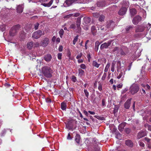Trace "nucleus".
<instances>
[{"label":"nucleus","instance_id":"37","mask_svg":"<svg viewBox=\"0 0 151 151\" xmlns=\"http://www.w3.org/2000/svg\"><path fill=\"white\" fill-rule=\"evenodd\" d=\"M105 19V16L102 15H100L99 17V20L100 21L102 22Z\"/></svg>","mask_w":151,"mask_h":151},{"label":"nucleus","instance_id":"31","mask_svg":"<svg viewBox=\"0 0 151 151\" xmlns=\"http://www.w3.org/2000/svg\"><path fill=\"white\" fill-rule=\"evenodd\" d=\"M100 45V43L99 42L97 41L95 43V50L96 51H97V50H98V48H99V46Z\"/></svg>","mask_w":151,"mask_h":151},{"label":"nucleus","instance_id":"28","mask_svg":"<svg viewBox=\"0 0 151 151\" xmlns=\"http://www.w3.org/2000/svg\"><path fill=\"white\" fill-rule=\"evenodd\" d=\"M27 48L29 49L32 48L33 46V42H30L27 43Z\"/></svg>","mask_w":151,"mask_h":151},{"label":"nucleus","instance_id":"2","mask_svg":"<svg viewBox=\"0 0 151 151\" xmlns=\"http://www.w3.org/2000/svg\"><path fill=\"white\" fill-rule=\"evenodd\" d=\"M42 73L47 78H50L51 77V73L52 70L50 67L45 66L42 68Z\"/></svg>","mask_w":151,"mask_h":151},{"label":"nucleus","instance_id":"45","mask_svg":"<svg viewBox=\"0 0 151 151\" xmlns=\"http://www.w3.org/2000/svg\"><path fill=\"white\" fill-rule=\"evenodd\" d=\"M94 117H95L97 119H99L100 120H103V119H104L103 117L99 116L97 115H95L94 116Z\"/></svg>","mask_w":151,"mask_h":151},{"label":"nucleus","instance_id":"48","mask_svg":"<svg viewBox=\"0 0 151 151\" xmlns=\"http://www.w3.org/2000/svg\"><path fill=\"white\" fill-rule=\"evenodd\" d=\"M39 25V24L38 22H37L35 24V30L37 29H38Z\"/></svg>","mask_w":151,"mask_h":151},{"label":"nucleus","instance_id":"18","mask_svg":"<svg viewBox=\"0 0 151 151\" xmlns=\"http://www.w3.org/2000/svg\"><path fill=\"white\" fill-rule=\"evenodd\" d=\"M126 124L125 123H122L119 126L118 129L121 132L122 131L124 127H125Z\"/></svg>","mask_w":151,"mask_h":151},{"label":"nucleus","instance_id":"34","mask_svg":"<svg viewBox=\"0 0 151 151\" xmlns=\"http://www.w3.org/2000/svg\"><path fill=\"white\" fill-rule=\"evenodd\" d=\"M141 86L145 89H149L150 88V86L148 84L145 85V84H141Z\"/></svg>","mask_w":151,"mask_h":151},{"label":"nucleus","instance_id":"17","mask_svg":"<svg viewBox=\"0 0 151 151\" xmlns=\"http://www.w3.org/2000/svg\"><path fill=\"white\" fill-rule=\"evenodd\" d=\"M145 29L144 27L139 26L137 27L135 31L136 32H142Z\"/></svg>","mask_w":151,"mask_h":151},{"label":"nucleus","instance_id":"9","mask_svg":"<svg viewBox=\"0 0 151 151\" xmlns=\"http://www.w3.org/2000/svg\"><path fill=\"white\" fill-rule=\"evenodd\" d=\"M127 10V7H122L119 11L118 14L119 15H123L126 13Z\"/></svg>","mask_w":151,"mask_h":151},{"label":"nucleus","instance_id":"24","mask_svg":"<svg viewBox=\"0 0 151 151\" xmlns=\"http://www.w3.org/2000/svg\"><path fill=\"white\" fill-rule=\"evenodd\" d=\"M91 31L93 35H96V33L97 32V30L96 28V27L94 26H93L91 28Z\"/></svg>","mask_w":151,"mask_h":151},{"label":"nucleus","instance_id":"23","mask_svg":"<svg viewBox=\"0 0 151 151\" xmlns=\"http://www.w3.org/2000/svg\"><path fill=\"white\" fill-rule=\"evenodd\" d=\"M100 64L98 63L97 61L96 60H94L93 61L92 63V65L93 66L96 67V68H98Z\"/></svg>","mask_w":151,"mask_h":151},{"label":"nucleus","instance_id":"47","mask_svg":"<svg viewBox=\"0 0 151 151\" xmlns=\"http://www.w3.org/2000/svg\"><path fill=\"white\" fill-rule=\"evenodd\" d=\"M31 26L30 25L27 26L25 27V30L27 31H29L31 29Z\"/></svg>","mask_w":151,"mask_h":151},{"label":"nucleus","instance_id":"42","mask_svg":"<svg viewBox=\"0 0 151 151\" xmlns=\"http://www.w3.org/2000/svg\"><path fill=\"white\" fill-rule=\"evenodd\" d=\"M84 92L86 96L87 97V98H88L89 96V93L87 91V90L86 89H85L84 90Z\"/></svg>","mask_w":151,"mask_h":151},{"label":"nucleus","instance_id":"25","mask_svg":"<svg viewBox=\"0 0 151 151\" xmlns=\"http://www.w3.org/2000/svg\"><path fill=\"white\" fill-rule=\"evenodd\" d=\"M61 109L63 110H65L66 109L67 106L66 104L64 102H63L61 103Z\"/></svg>","mask_w":151,"mask_h":151},{"label":"nucleus","instance_id":"46","mask_svg":"<svg viewBox=\"0 0 151 151\" xmlns=\"http://www.w3.org/2000/svg\"><path fill=\"white\" fill-rule=\"evenodd\" d=\"M106 27L105 26H102L99 29H100L101 30L105 31L107 29H106Z\"/></svg>","mask_w":151,"mask_h":151},{"label":"nucleus","instance_id":"54","mask_svg":"<svg viewBox=\"0 0 151 151\" xmlns=\"http://www.w3.org/2000/svg\"><path fill=\"white\" fill-rule=\"evenodd\" d=\"M63 47L62 45H60L58 48V50L59 52H62L63 51Z\"/></svg>","mask_w":151,"mask_h":151},{"label":"nucleus","instance_id":"41","mask_svg":"<svg viewBox=\"0 0 151 151\" xmlns=\"http://www.w3.org/2000/svg\"><path fill=\"white\" fill-rule=\"evenodd\" d=\"M116 137L117 139H120L121 138V135L120 133H118L116 134Z\"/></svg>","mask_w":151,"mask_h":151},{"label":"nucleus","instance_id":"16","mask_svg":"<svg viewBox=\"0 0 151 151\" xmlns=\"http://www.w3.org/2000/svg\"><path fill=\"white\" fill-rule=\"evenodd\" d=\"M52 58L51 55L49 54L45 55L44 57V60L47 62L50 61L51 60Z\"/></svg>","mask_w":151,"mask_h":151},{"label":"nucleus","instance_id":"62","mask_svg":"<svg viewBox=\"0 0 151 151\" xmlns=\"http://www.w3.org/2000/svg\"><path fill=\"white\" fill-rule=\"evenodd\" d=\"M89 42V40H87L86 42H85V49H87V44H88V42Z\"/></svg>","mask_w":151,"mask_h":151},{"label":"nucleus","instance_id":"43","mask_svg":"<svg viewBox=\"0 0 151 151\" xmlns=\"http://www.w3.org/2000/svg\"><path fill=\"white\" fill-rule=\"evenodd\" d=\"M73 15V14H69L68 15L64 16L63 17V18L64 19H68L70 17H71Z\"/></svg>","mask_w":151,"mask_h":151},{"label":"nucleus","instance_id":"14","mask_svg":"<svg viewBox=\"0 0 151 151\" xmlns=\"http://www.w3.org/2000/svg\"><path fill=\"white\" fill-rule=\"evenodd\" d=\"M24 8V6L22 5H19L17 6V12L19 13H21L22 12Z\"/></svg>","mask_w":151,"mask_h":151},{"label":"nucleus","instance_id":"10","mask_svg":"<svg viewBox=\"0 0 151 151\" xmlns=\"http://www.w3.org/2000/svg\"><path fill=\"white\" fill-rule=\"evenodd\" d=\"M127 70V69L124 68L122 70L120 73L117 76V78L118 79H120L122 77V78L124 77V75L125 74V72Z\"/></svg>","mask_w":151,"mask_h":151},{"label":"nucleus","instance_id":"60","mask_svg":"<svg viewBox=\"0 0 151 151\" xmlns=\"http://www.w3.org/2000/svg\"><path fill=\"white\" fill-rule=\"evenodd\" d=\"M72 139L70 133H68L67 137V139L68 140L71 139Z\"/></svg>","mask_w":151,"mask_h":151},{"label":"nucleus","instance_id":"29","mask_svg":"<svg viewBox=\"0 0 151 151\" xmlns=\"http://www.w3.org/2000/svg\"><path fill=\"white\" fill-rule=\"evenodd\" d=\"M80 137L79 135L77 134L75 137V140L78 144H79L80 142Z\"/></svg>","mask_w":151,"mask_h":151},{"label":"nucleus","instance_id":"20","mask_svg":"<svg viewBox=\"0 0 151 151\" xmlns=\"http://www.w3.org/2000/svg\"><path fill=\"white\" fill-rule=\"evenodd\" d=\"M83 19L84 23L88 24L90 22L91 19L89 17H86L84 18Z\"/></svg>","mask_w":151,"mask_h":151},{"label":"nucleus","instance_id":"39","mask_svg":"<svg viewBox=\"0 0 151 151\" xmlns=\"http://www.w3.org/2000/svg\"><path fill=\"white\" fill-rule=\"evenodd\" d=\"M0 29L2 32L4 31L5 29V25L3 24L1 25L0 27Z\"/></svg>","mask_w":151,"mask_h":151},{"label":"nucleus","instance_id":"11","mask_svg":"<svg viewBox=\"0 0 151 151\" xmlns=\"http://www.w3.org/2000/svg\"><path fill=\"white\" fill-rule=\"evenodd\" d=\"M111 42L109 41L107 42H105L102 44L100 48L101 49H104V48H107L111 44Z\"/></svg>","mask_w":151,"mask_h":151},{"label":"nucleus","instance_id":"15","mask_svg":"<svg viewBox=\"0 0 151 151\" xmlns=\"http://www.w3.org/2000/svg\"><path fill=\"white\" fill-rule=\"evenodd\" d=\"M131 102V99H128L125 102L124 106V107L126 109H128L129 107Z\"/></svg>","mask_w":151,"mask_h":151},{"label":"nucleus","instance_id":"1","mask_svg":"<svg viewBox=\"0 0 151 151\" xmlns=\"http://www.w3.org/2000/svg\"><path fill=\"white\" fill-rule=\"evenodd\" d=\"M81 17H78L76 22V25L74 23L72 24L70 26V28L75 29L76 28V32L78 33H80L81 32V28L80 27L81 24Z\"/></svg>","mask_w":151,"mask_h":151},{"label":"nucleus","instance_id":"4","mask_svg":"<svg viewBox=\"0 0 151 151\" xmlns=\"http://www.w3.org/2000/svg\"><path fill=\"white\" fill-rule=\"evenodd\" d=\"M20 28V25H17L13 27L10 29L9 33L11 36H14L15 35L17 30H18Z\"/></svg>","mask_w":151,"mask_h":151},{"label":"nucleus","instance_id":"64","mask_svg":"<svg viewBox=\"0 0 151 151\" xmlns=\"http://www.w3.org/2000/svg\"><path fill=\"white\" fill-rule=\"evenodd\" d=\"M147 127L148 128V129L149 130L151 131V125H148Z\"/></svg>","mask_w":151,"mask_h":151},{"label":"nucleus","instance_id":"61","mask_svg":"<svg viewBox=\"0 0 151 151\" xmlns=\"http://www.w3.org/2000/svg\"><path fill=\"white\" fill-rule=\"evenodd\" d=\"M60 39L59 38H58L56 39V42L57 43H59L60 42Z\"/></svg>","mask_w":151,"mask_h":151},{"label":"nucleus","instance_id":"27","mask_svg":"<svg viewBox=\"0 0 151 151\" xmlns=\"http://www.w3.org/2000/svg\"><path fill=\"white\" fill-rule=\"evenodd\" d=\"M105 5V2L104 1H101L97 3V6L99 7L103 6Z\"/></svg>","mask_w":151,"mask_h":151},{"label":"nucleus","instance_id":"6","mask_svg":"<svg viewBox=\"0 0 151 151\" xmlns=\"http://www.w3.org/2000/svg\"><path fill=\"white\" fill-rule=\"evenodd\" d=\"M49 42V39L48 38L45 37L41 41L40 44L43 47H45L48 45Z\"/></svg>","mask_w":151,"mask_h":151},{"label":"nucleus","instance_id":"44","mask_svg":"<svg viewBox=\"0 0 151 151\" xmlns=\"http://www.w3.org/2000/svg\"><path fill=\"white\" fill-rule=\"evenodd\" d=\"M106 73H104L103 74V75L101 78V80L102 81H104L105 80L106 77Z\"/></svg>","mask_w":151,"mask_h":151},{"label":"nucleus","instance_id":"35","mask_svg":"<svg viewBox=\"0 0 151 151\" xmlns=\"http://www.w3.org/2000/svg\"><path fill=\"white\" fill-rule=\"evenodd\" d=\"M110 64L109 63H108L105 67L104 69V72H107L108 71V69L110 67Z\"/></svg>","mask_w":151,"mask_h":151},{"label":"nucleus","instance_id":"32","mask_svg":"<svg viewBox=\"0 0 151 151\" xmlns=\"http://www.w3.org/2000/svg\"><path fill=\"white\" fill-rule=\"evenodd\" d=\"M84 74V71L82 69L79 68L78 69V74L81 76L83 75Z\"/></svg>","mask_w":151,"mask_h":151},{"label":"nucleus","instance_id":"8","mask_svg":"<svg viewBox=\"0 0 151 151\" xmlns=\"http://www.w3.org/2000/svg\"><path fill=\"white\" fill-rule=\"evenodd\" d=\"M42 35V32L40 30H39L33 33L32 37L34 38L37 39L39 38Z\"/></svg>","mask_w":151,"mask_h":151},{"label":"nucleus","instance_id":"56","mask_svg":"<svg viewBox=\"0 0 151 151\" xmlns=\"http://www.w3.org/2000/svg\"><path fill=\"white\" fill-rule=\"evenodd\" d=\"M98 142V140L96 138H93V142L95 143H96Z\"/></svg>","mask_w":151,"mask_h":151},{"label":"nucleus","instance_id":"12","mask_svg":"<svg viewBox=\"0 0 151 151\" xmlns=\"http://www.w3.org/2000/svg\"><path fill=\"white\" fill-rule=\"evenodd\" d=\"M78 0H66L65 3L67 5V6H69L73 3H76Z\"/></svg>","mask_w":151,"mask_h":151},{"label":"nucleus","instance_id":"52","mask_svg":"<svg viewBox=\"0 0 151 151\" xmlns=\"http://www.w3.org/2000/svg\"><path fill=\"white\" fill-rule=\"evenodd\" d=\"M62 54L61 53H59L58 54V59L60 60L61 59Z\"/></svg>","mask_w":151,"mask_h":151},{"label":"nucleus","instance_id":"58","mask_svg":"<svg viewBox=\"0 0 151 151\" xmlns=\"http://www.w3.org/2000/svg\"><path fill=\"white\" fill-rule=\"evenodd\" d=\"M83 113L86 116H88V112L86 110H84L83 111Z\"/></svg>","mask_w":151,"mask_h":151},{"label":"nucleus","instance_id":"5","mask_svg":"<svg viewBox=\"0 0 151 151\" xmlns=\"http://www.w3.org/2000/svg\"><path fill=\"white\" fill-rule=\"evenodd\" d=\"M115 23L113 21L111 20L107 22L106 28L109 30H112L115 26Z\"/></svg>","mask_w":151,"mask_h":151},{"label":"nucleus","instance_id":"40","mask_svg":"<svg viewBox=\"0 0 151 151\" xmlns=\"http://www.w3.org/2000/svg\"><path fill=\"white\" fill-rule=\"evenodd\" d=\"M144 140L146 141L148 144H150L151 143V139L146 137L144 138Z\"/></svg>","mask_w":151,"mask_h":151},{"label":"nucleus","instance_id":"19","mask_svg":"<svg viewBox=\"0 0 151 151\" xmlns=\"http://www.w3.org/2000/svg\"><path fill=\"white\" fill-rule=\"evenodd\" d=\"M126 145L130 147H132L133 146V143L132 141L130 140H127L125 141Z\"/></svg>","mask_w":151,"mask_h":151},{"label":"nucleus","instance_id":"38","mask_svg":"<svg viewBox=\"0 0 151 151\" xmlns=\"http://www.w3.org/2000/svg\"><path fill=\"white\" fill-rule=\"evenodd\" d=\"M78 36L77 35L74 37V38L73 41V44L74 45H75L76 44V42L78 40Z\"/></svg>","mask_w":151,"mask_h":151},{"label":"nucleus","instance_id":"50","mask_svg":"<svg viewBox=\"0 0 151 151\" xmlns=\"http://www.w3.org/2000/svg\"><path fill=\"white\" fill-rule=\"evenodd\" d=\"M80 67L82 68V69H85L86 67V66L84 64H81L80 66Z\"/></svg>","mask_w":151,"mask_h":151},{"label":"nucleus","instance_id":"21","mask_svg":"<svg viewBox=\"0 0 151 151\" xmlns=\"http://www.w3.org/2000/svg\"><path fill=\"white\" fill-rule=\"evenodd\" d=\"M130 13L132 16H133L136 14L137 11L134 8L131 9H130Z\"/></svg>","mask_w":151,"mask_h":151},{"label":"nucleus","instance_id":"59","mask_svg":"<svg viewBox=\"0 0 151 151\" xmlns=\"http://www.w3.org/2000/svg\"><path fill=\"white\" fill-rule=\"evenodd\" d=\"M119 50V48L118 47H115L113 50V51L114 52H115L116 51H117Z\"/></svg>","mask_w":151,"mask_h":151},{"label":"nucleus","instance_id":"22","mask_svg":"<svg viewBox=\"0 0 151 151\" xmlns=\"http://www.w3.org/2000/svg\"><path fill=\"white\" fill-rule=\"evenodd\" d=\"M53 2V0H51L49 2V3L47 4L43 3L41 4L43 5V6H47L48 7H49L51 6V5L52 4Z\"/></svg>","mask_w":151,"mask_h":151},{"label":"nucleus","instance_id":"55","mask_svg":"<svg viewBox=\"0 0 151 151\" xmlns=\"http://www.w3.org/2000/svg\"><path fill=\"white\" fill-rule=\"evenodd\" d=\"M82 55V53H80L79 54H78L76 57V58L77 59H78L80 58L81 57Z\"/></svg>","mask_w":151,"mask_h":151},{"label":"nucleus","instance_id":"30","mask_svg":"<svg viewBox=\"0 0 151 151\" xmlns=\"http://www.w3.org/2000/svg\"><path fill=\"white\" fill-rule=\"evenodd\" d=\"M127 52L126 51L124 52L122 49H119L118 51V52L122 55H125Z\"/></svg>","mask_w":151,"mask_h":151},{"label":"nucleus","instance_id":"53","mask_svg":"<svg viewBox=\"0 0 151 151\" xmlns=\"http://www.w3.org/2000/svg\"><path fill=\"white\" fill-rule=\"evenodd\" d=\"M93 16L95 17H97L99 16V14L98 13H96L93 14Z\"/></svg>","mask_w":151,"mask_h":151},{"label":"nucleus","instance_id":"51","mask_svg":"<svg viewBox=\"0 0 151 151\" xmlns=\"http://www.w3.org/2000/svg\"><path fill=\"white\" fill-rule=\"evenodd\" d=\"M139 145L142 147H144L145 146V144L143 142L139 141Z\"/></svg>","mask_w":151,"mask_h":151},{"label":"nucleus","instance_id":"57","mask_svg":"<svg viewBox=\"0 0 151 151\" xmlns=\"http://www.w3.org/2000/svg\"><path fill=\"white\" fill-rule=\"evenodd\" d=\"M87 57V58L88 59V62H89L90 61V59H91V58L90 54H88Z\"/></svg>","mask_w":151,"mask_h":151},{"label":"nucleus","instance_id":"33","mask_svg":"<svg viewBox=\"0 0 151 151\" xmlns=\"http://www.w3.org/2000/svg\"><path fill=\"white\" fill-rule=\"evenodd\" d=\"M133 27V25L132 26H129L126 27V31L127 32L130 30H131L132 29Z\"/></svg>","mask_w":151,"mask_h":151},{"label":"nucleus","instance_id":"3","mask_svg":"<svg viewBox=\"0 0 151 151\" xmlns=\"http://www.w3.org/2000/svg\"><path fill=\"white\" fill-rule=\"evenodd\" d=\"M139 87L137 84H133L131 85L130 88V91L132 94H134L139 90Z\"/></svg>","mask_w":151,"mask_h":151},{"label":"nucleus","instance_id":"49","mask_svg":"<svg viewBox=\"0 0 151 151\" xmlns=\"http://www.w3.org/2000/svg\"><path fill=\"white\" fill-rule=\"evenodd\" d=\"M98 89L100 91L102 90V85L100 83L99 84Z\"/></svg>","mask_w":151,"mask_h":151},{"label":"nucleus","instance_id":"7","mask_svg":"<svg viewBox=\"0 0 151 151\" xmlns=\"http://www.w3.org/2000/svg\"><path fill=\"white\" fill-rule=\"evenodd\" d=\"M142 20L141 17L139 15L135 16L133 19L132 22L134 24H137Z\"/></svg>","mask_w":151,"mask_h":151},{"label":"nucleus","instance_id":"36","mask_svg":"<svg viewBox=\"0 0 151 151\" xmlns=\"http://www.w3.org/2000/svg\"><path fill=\"white\" fill-rule=\"evenodd\" d=\"M64 33V31L63 29H61L59 31V33L60 37L62 38Z\"/></svg>","mask_w":151,"mask_h":151},{"label":"nucleus","instance_id":"13","mask_svg":"<svg viewBox=\"0 0 151 151\" xmlns=\"http://www.w3.org/2000/svg\"><path fill=\"white\" fill-rule=\"evenodd\" d=\"M146 135V133L145 131H141L139 132L138 134L137 138L138 139L140 138L145 136Z\"/></svg>","mask_w":151,"mask_h":151},{"label":"nucleus","instance_id":"63","mask_svg":"<svg viewBox=\"0 0 151 151\" xmlns=\"http://www.w3.org/2000/svg\"><path fill=\"white\" fill-rule=\"evenodd\" d=\"M73 81L75 82L76 80V78L75 76H73L72 77Z\"/></svg>","mask_w":151,"mask_h":151},{"label":"nucleus","instance_id":"26","mask_svg":"<svg viewBox=\"0 0 151 151\" xmlns=\"http://www.w3.org/2000/svg\"><path fill=\"white\" fill-rule=\"evenodd\" d=\"M116 64V62L113 61L111 64V70L112 72H114L115 70V66Z\"/></svg>","mask_w":151,"mask_h":151}]
</instances>
